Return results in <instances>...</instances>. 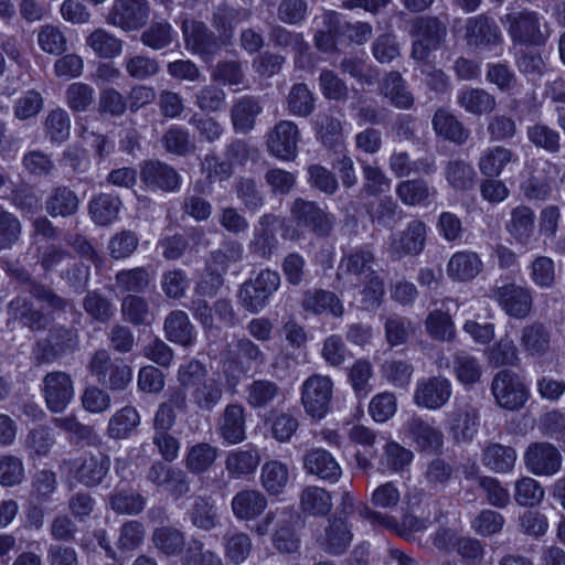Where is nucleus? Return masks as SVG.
I'll return each mask as SVG.
<instances>
[{
	"mask_svg": "<svg viewBox=\"0 0 565 565\" xmlns=\"http://www.w3.org/2000/svg\"><path fill=\"white\" fill-rule=\"evenodd\" d=\"M504 23L513 44L544 46L551 35L547 23L535 11L509 13L504 18Z\"/></svg>",
	"mask_w": 565,
	"mask_h": 565,
	"instance_id": "nucleus-1",
	"label": "nucleus"
},
{
	"mask_svg": "<svg viewBox=\"0 0 565 565\" xmlns=\"http://www.w3.org/2000/svg\"><path fill=\"white\" fill-rule=\"evenodd\" d=\"M447 19L434 15H422L412 23V35L415 38L411 56L416 61H426L430 53L439 50L447 36Z\"/></svg>",
	"mask_w": 565,
	"mask_h": 565,
	"instance_id": "nucleus-2",
	"label": "nucleus"
},
{
	"mask_svg": "<svg viewBox=\"0 0 565 565\" xmlns=\"http://www.w3.org/2000/svg\"><path fill=\"white\" fill-rule=\"evenodd\" d=\"M87 370L95 376L99 384L110 391H124L132 380V370L121 359H113L106 349L94 352Z\"/></svg>",
	"mask_w": 565,
	"mask_h": 565,
	"instance_id": "nucleus-3",
	"label": "nucleus"
},
{
	"mask_svg": "<svg viewBox=\"0 0 565 565\" xmlns=\"http://www.w3.org/2000/svg\"><path fill=\"white\" fill-rule=\"evenodd\" d=\"M280 286V275L276 270L263 269L258 275L246 280L238 289L237 299L242 308L250 313L260 312L273 294Z\"/></svg>",
	"mask_w": 565,
	"mask_h": 565,
	"instance_id": "nucleus-4",
	"label": "nucleus"
},
{
	"mask_svg": "<svg viewBox=\"0 0 565 565\" xmlns=\"http://www.w3.org/2000/svg\"><path fill=\"white\" fill-rule=\"evenodd\" d=\"M292 222L299 228H306L317 237H329L335 226V216L320 207L315 201L297 198L290 206Z\"/></svg>",
	"mask_w": 565,
	"mask_h": 565,
	"instance_id": "nucleus-5",
	"label": "nucleus"
},
{
	"mask_svg": "<svg viewBox=\"0 0 565 565\" xmlns=\"http://www.w3.org/2000/svg\"><path fill=\"white\" fill-rule=\"evenodd\" d=\"M333 397V382L327 375L313 374L301 386V404L308 416L323 418L330 411Z\"/></svg>",
	"mask_w": 565,
	"mask_h": 565,
	"instance_id": "nucleus-6",
	"label": "nucleus"
},
{
	"mask_svg": "<svg viewBox=\"0 0 565 565\" xmlns=\"http://www.w3.org/2000/svg\"><path fill=\"white\" fill-rule=\"evenodd\" d=\"M60 468L73 473L74 478L86 487H96L103 482L110 468V458L103 451L85 452L74 460L64 459Z\"/></svg>",
	"mask_w": 565,
	"mask_h": 565,
	"instance_id": "nucleus-7",
	"label": "nucleus"
},
{
	"mask_svg": "<svg viewBox=\"0 0 565 565\" xmlns=\"http://www.w3.org/2000/svg\"><path fill=\"white\" fill-rule=\"evenodd\" d=\"M149 14L148 0H113L106 22L125 32L137 31L146 25Z\"/></svg>",
	"mask_w": 565,
	"mask_h": 565,
	"instance_id": "nucleus-8",
	"label": "nucleus"
},
{
	"mask_svg": "<svg viewBox=\"0 0 565 565\" xmlns=\"http://www.w3.org/2000/svg\"><path fill=\"white\" fill-rule=\"evenodd\" d=\"M6 274L21 286L36 300L46 303L54 311H63L71 302L60 297L52 288L35 281L28 269L17 263L4 262L2 266Z\"/></svg>",
	"mask_w": 565,
	"mask_h": 565,
	"instance_id": "nucleus-9",
	"label": "nucleus"
},
{
	"mask_svg": "<svg viewBox=\"0 0 565 565\" xmlns=\"http://www.w3.org/2000/svg\"><path fill=\"white\" fill-rule=\"evenodd\" d=\"M41 392L49 411L62 413L74 397V382L64 371H52L42 379Z\"/></svg>",
	"mask_w": 565,
	"mask_h": 565,
	"instance_id": "nucleus-10",
	"label": "nucleus"
},
{
	"mask_svg": "<svg viewBox=\"0 0 565 565\" xmlns=\"http://www.w3.org/2000/svg\"><path fill=\"white\" fill-rule=\"evenodd\" d=\"M300 131L291 120L278 121L266 135L267 151L282 161H291L297 157Z\"/></svg>",
	"mask_w": 565,
	"mask_h": 565,
	"instance_id": "nucleus-11",
	"label": "nucleus"
},
{
	"mask_svg": "<svg viewBox=\"0 0 565 565\" xmlns=\"http://www.w3.org/2000/svg\"><path fill=\"white\" fill-rule=\"evenodd\" d=\"M492 298L509 317L525 319L532 311V291L515 282H508L493 288Z\"/></svg>",
	"mask_w": 565,
	"mask_h": 565,
	"instance_id": "nucleus-12",
	"label": "nucleus"
},
{
	"mask_svg": "<svg viewBox=\"0 0 565 565\" xmlns=\"http://www.w3.org/2000/svg\"><path fill=\"white\" fill-rule=\"evenodd\" d=\"M189 309L206 331L217 328L216 320L226 327L234 326L236 320L232 302L226 298L217 299L211 307L204 298L194 297Z\"/></svg>",
	"mask_w": 565,
	"mask_h": 565,
	"instance_id": "nucleus-13",
	"label": "nucleus"
},
{
	"mask_svg": "<svg viewBox=\"0 0 565 565\" xmlns=\"http://www.w3.org/2000/svg\"><path fill=\"white\" fill-rule=\"evenodd\" d=\"M452 394L451 382L441 375L423 377L417 381L414 403L418 407L437 411L444 407Z\"/></svg>",
	"mask_w": 565,
	"mask_h": 565,
	"instance_id": "nucleus-14",
	"label": "nucleus"
},
{
	"mask_svg": "<svg viewBox=\"0 0 565 565\" xmlns=\"http://www.w3.org/2000/svg\"><path fill=\"white\" fill-rule=\"evenodd\" d=\"M247 413L243 404H227L216 422V433L224 445H238L247 438Z\"/></svg>",
	"mask_w": 565,
	"mask_h": 565,
	"instance_id": "nucleus-15",
	"label": "nucleus"
},
{
	"mask_svg": "<svg viewBox=\"0 0 565 565\" xmlns=\"http://www.w3.org/2000/svg\"><path fill=\"white\" fill-rule=\"evenodd\" d=\"M465 40L470 47L490 49L500 45L503 38L495 20L486 13H481L467 19Z\"/></svg>",
	"mask_w": 565,
	"mask_h": 565,
	"instance_id": "nucleus-16",
	"label": "nucleus"
},
{
	"mask_svg": "<svg viewBox=\"0 0 565 565\" xmlns=\"http://www.w3.org/2000/svg\"><path fill=\"white\" fill-rule=\"evenodd\" d=\"M425 243L426 224L420 220H413L405 230L391 235L388 253L394 259L418 255L423 252Z\"/></svg>",
	"mask_w": 565,
	"mask_h": 565,
	"instance_id": "nucleus-17",
	"label": "nucleus"
},
{
	"mask_svg": "<svg viewBox=\"0 0 565 565\" xmlns=\"http://www.w3.org/2000/svg\"><path fill=\"white\" fill-rule=\"evenodd\" d=\"M447 417L449 431L456 441H469L478 431L479 409L470 401L456 399Z\"/></svg>",
	"mask_w": 565,
	"mask_h": 565,
	"instance_id": "nucleus-18",
	"label": "nucleus"
},
{
	"mask_svg": "<svg viewBox=\"0 0 565 565\" xmlns=\"http://www.w3.org/2000/svg\"><path fill=\"white\" fill-rule=\"evenodd\" d=\"M491 391L498 404L507 409H516L526 401L524 384L515 373L509 370H502L495 374Z\"/></svg>",
	"mask_w": 565,
	"mask_h": 565,
	"instance_id": "nucleus-19",
	"label": "nucleus"
},
{
	"mask_svg": "<svg viewBox=\"0 0 565 565\" xmlns=\"http://www.w3.org/2000/svg\"><path fill=\"white\" fill-rule=\"evenodd\" d=\"M524 462L533 475L553 476L562 467V455L550 443H533L524 452Z\"/></svg>",
	"mask_w": 565,
	"mask_h": 565,
	"instance_id": "nucleus-20",
	"label": "nucleus"
},
{
	"mask_svg": "<svg viewBox=\"0 0 565 565\" xmlns=\"http://www.w3.org/2000/svg\"><path fill=\"white\" fill-rule=\"evenodd\" d=\"M181 29L186 47L203 60L212 58L220 50L217 38L203 22L185 19Z\"/></svg>",
	"mask_w": 565,
	"mask_h": 565,
	"instance_id": "nucleus-21",
	"label": "nucleus"
},
{
	"mask_svg": "<svg viewBox=\"0 0 565 565\" xmlns=\"http://www.w3.org/2000/svg\"><path fill=\"white\" fill-rule=\"evenodd\" d=\"M302 468L309 476L334 483L342 475L335 458L323 448L307 449L302 456Z\"/></svg>",
	"mask_w": 565,
	"mask_h": 565,
	"instance_id": "nucleus-22",
	"label": "nucleus"
},
{
	"mask_svg": "<svg viewBox=\"0 0 565 565\" xmlns=\"http://www.w3.org/2000/svg\"><path fill=\"white\" fill-rule=\"evenodd\" d=\"M140 179L149 189L164 192L177 191L181 184L177 170L159 160L146 161L140 169Z\"/></svg>",
	"mask_w": 565,
	"mask_h": 565,
	"instance_id": "nucleus-23",
	"label": "nucleus"
},
{
	"mask_svg": "<svg viewBox=\"0 0 565 565\" xmlns=\"http://www.w3.org/2000/svg\"><path fill=\"white\" fill-rule=\"evenodd\" d=\"M406 437L423 451H438L444 444L443 431L418 416H413L404 425Z\"/></svg>",
	"mask_w": 565,
	"mask_h": 565,
	"instance_id": "nucleus-24",
	"label": "nucleus"
},
{
	"mask_svg": "<svg viewBox=\"0 0 565 565\" xmlns=\"http://www.w3.org/2000/svg\"><path fill=\"white\" fill-rule=\"evenodd\" d=\"M277 222L278 217L270 213L259 217L248 246L252 254L264 259L271 258L279 244L276 236Z\"/></svg>",
	"mask_w": 565,
	"mask_h": 565,
	"instance_id": "nucleus-25",
	"label": "nucleus"
},
{
	"mask_svg": "<svg viewBox=\"0 0 565 565\" xmlns=\"http://www.w3.org/2000/svg\"><path fill=\"white\" fill-rule=\"evenodd\" d=\"M375 260L371 245L352 248L342 256L337 276L340 278L342 275H348L362 279L375 271L373 269Z\"/></svg>",
	"mask_w": 565,
	"mask_h": 565,
	"instance_id": "nucleus-26",
	"label": "nucleus"
},
{
	"mask_svg": "<svg viewBox=\"0 0 565 565\" xmlns=\"http://www.w3.org/2000/svg\"><path fill=\"white\" fill-rule=\"evenodd\" d=\"M353 534L345 519L332 516L324 533L318 539L320 547L330 555L343 554L351 544Z\"/></svg>",
	"mask_w": 565,
	"mask_h": 565,
	"instance_id": "nucleus-27",
	"label": "nucleus"
},
{
	"mask_svg": "<svg viewBox=\"0 0 565 565\" xmlns=\"http://www.w3.org/2000/svg\"><path fill=\"white\" fill-rule=\"evenodd\" d=\"M301 308L316 316L329 313L340 318L344 313L341 299L334 292L320 288L308 289L302 294Z\"/></svg>",
	"mask_w": 565,
	"mask_h": 565,
	"instance_id": "nucleus-28",
	"label": "nucleus"
},
{
	"mask_svg": "<svg viewBox=\"0 0 565 565\" xmlns=\"http://www.w3.org/2000/svg\"><path fill=\"white\" fill-rule=\"evenodd\" d=\"M380 93L397 109L409 110L415 105L414 94L397 71L385 74L380 84Z\"/></svg>",
	"mask_w": 565,
	"mask_h": 565,
	"instance_id": "nucleus-29",
	"label": "nucleus"
},
{
	"mask_svg": "<svg viewBox=\"0 0 565 565\" xmlns=\"http://www.w3.org/2000/svg\"><path fill=\"white\" fill-rule=\"evenodd\" d=\"M188 408L186 394L181 388L169 391L167 399L159 404L152 419L153 431L171 430L177 423V411Z\"/></svg>",
	"mask_w": 565,
	"mask_h": 565,
	"instance_id": "nucleus-30",
	"label": "nucleus"
},
{
	"mask_svg": "<svg viewBox=\"0 0 565 565\" xmlns=\"http://www.w3.org/2000/svg\"><path fill=\"white\" fill-rule=\"evenodd\" d=\"M262 111L263 107L258 97L245 95L235 99L230 109L233 129L236 132L248 134L254 129L256 118Z\"/></svg>",
	"mask_w": 565,
	"mask_h": 565,
	"instance_id": "nucleus-31",
	"label": "nucleus"
},
{
	"mask_svg": "<svg viewBox=\"0 0 565 565\" xmlns=\"http://www.w3.org/2000/svg\"><path fill=\"white\" fill-rule=\"evenodd\" d=\"M163 330L166 338L182 347H192L196 340L195 327L188 313L183 310H172L164 319Z\"/></svg>",
	"mask_w": 565,
	"mask_h": 565,
	"instance_id": "nucleus-32",
	"label": "nucleus"
},
{
	"mask_svg": "<svg viewBox=\"0 0 565 565\" xmlns=\"http://www.w3.org/2000/svg\"><path fill=\"white\" fill-rule=\"evenodd\" d=\"M551 330L542 322L534 321L521 330L520 345L532 358H542L551 350Z\"/></svg>",
	"mask_w": 565,
	"mask_h": 565,
	"instance_id": "nucleus-33",
	"label": "nucleus"
},
{
	"mask_svg": "<svg viewBox=\"0 0 565 565\" xmlns=\"http://www.w3.org/2000/svg\"><path fill=\"white\" fill-rule=\"evenodd\" d=\"M9 320L19 321L23 327L32 331H40L46 328L49 320L46 316L33 303L22 296L13 298L8 303Z\"/></svg>",
	"mask_w": 565,
	"mask_h": 565,
	"instance_id": "nucleus-34",
	"label": "nucleus"
},
{
	"mask_svg": "<svg viewBox=\"0 0 565 565\" xmlns=\"http://www.w3.org/2000/svg\"><path fill=\"white\" fill-rule=\"evenodd\" d=\"M120 313L125 322L135 327H150L156 321L154 310L140 295H126L120 303Z\"/></svg>",
	"mask_w": 565,
	"mask_h": 565,
	"instance_id": "nucleus-35",
	"label": "nucleus"
},
{
	"mask_svg": "<svg viewBox=\"0 0 565 565\" xmlns=\"http://www.w3.org/2000/svg\"><path fill=\"white\" fill-rule=\"evenodd\" d=\"M295 514L287 510L279 512L276 529L271 535L274 547L282 554H294L299 551L300 539L295 531Z\"/></svg>",
	"mask_w": 565,
	"mask_h": 565,
	"instance_id": "nucleus-36",
	"label": "nucleus"
},
{
	"mask_svg": "<svg viewBox=\"0 0 565 565\" xmlns=\"http://www.w3.org/2000/svg\"><path fill=\"white\" fill-rule=\"evenodd\" d=\"M233 514L243 521L254 520L259 516L267 507L266 497L258 490L244 489L232 499Z\"/></svg>",
	"mask_w": 565,
	"mask_h": 565,
	"instance_id": "nucleus-37",
	"label": "nucleus"
},
{
	"mask_svg": "<svg viewBox=\"0 0 565 565\" xmlns=\"http://www.w3.org/2000/svg\"><path fill=\"white\" fill-rule=\"evenodd\" d=\"M78 209L77 194L66 185L53 188L45 200V211L52 217H70L75 215Z\"/></svg>",
	"mask_w": 565,
	"mask_h": 565,
	"instance_id": "nucleus-38",
	"label": "nucleus"
},
{
	"mask_svg": "<svg viewBox=\"0 0 565 565\" xmlns=\"http://www.w3.org/2000/svg\"><path fill=\"white\" fill-rule=\"evenodd\" d=\"M516 451L511 446L489 443L482 449L481 462L489 470L505 473L513 469Z\"/></svg>",
	"mask_w": 565,
	"mask_h": 565,
	"instance_id": "nucleus-39",
	"label": "nucleus"
},
{
	"mask_svg": "<svg viewBox=\"0 0 565 565\" xmlns=\"http://www.w3.org/2000/svg\"><path fill=\"white\" fill-rule=\"evenodd\" d=\"M433 126L438 136L457 145H463L470 136L469 129L445 109H438L435 113Z\"/></svg>",
	"mask_w": 565,
	"mask_h": 565,
	"instance_id": "nucleus-40",
	"label": "nucleus"
},
{
	"mask_svg": "<svg viewBox=\"0 0 565 565\" xmlns=\"http://www.w3.org/2000/svg\"><path fill=\"white\" fill-rule=\"evenodd\" d=\"M482 270V262L473 252H458L451 256L447 265V274L459 281L473 279Z\"/></svg>",
	"mask_w": 565,
	"mask_h": 565,
	"instance_id": "nucleus-41",
	"label": "nucleus"
},
{
	"mask_svg": "<svg viewBox=\"0 0 565 565\" xmlns=\"http://www.w3.org/2000/svg\"><path fill=\"white\" fill-rule=\"evenodd\" d=\"M224 395L223 383L218 379L207 377L191 391V401L202 412H212Z\"/></svg>",
	"mask_w": 565,
	"mask_h": 565,
	"instance_id": "nucleus-42",
	"label": "nucleus"
},
{
	"mask_svg": "<svg viewBox=\"0 0 565 565\" xmlns=\"http://www.w3.org/2000/svg\"><path fill=\"white\" fill-rule=\"evenodd\" d=\"M515 159L513 151L505 147H489L482 151L478 161V168L483 175L497 178L502 173L503 169L510 162L515 161Z\"/></svg>",
	"mask_w": 565,
	"mask_h": 565,
	"instance_id": "nucleus-43",
	"label": "nucleus"
},
{
	"mask_svg": "<svg viewBox=\"0 0 565 565\" xmlns=\"http://www.w3.org/2000/svg\"><path fill=\"white\" fill-rule=\"evenodd\" d=\"M121 201L119 196L100 193L94 196L88 204V212L93 221L100 226L109 225L119 214Z\"/></svg>",
	"mask_w": 565,
	"mask_h": 565,
	"instance_id": "nucleus-44",
	"label": "nucleus"
},
{
	"mask_svg": "<svg viewBox=\"0 0 565 565\" xmlns=\"http://www.w3.org/2000/svg\"><path fill=\"white\" fill-rule=\"evenodd\" d=\"M153 546L166 556H179L185 547L184 533L174 526H159L152 532Z\"/></svg>",
	"mask_w": 565,
	"mask_h": 565,
	"instance_id": "nucleus-45",
	"label": "nucleus"
},
{
	"mask_svg": "<svg viewBox=\"0 0 565 565\" xmlns=\"http://www.w3.org/2000/svg\"><path fill=\"white\" fill-rule=\"evenodd\" d=\"M260 461L257 449L232 450L225 458V469L233 478H242L255 472Z\"/></svg>",
	"mask_w": 565,
	"mask_h": 565,
	"instance_id": "nucleus-46",
	"label": "nucleus"
},
{
	"mask_svg": "<svg viewBox=\"0 0 565 565\" xmlns=\"http://www.w3.org/2000/svg\"><path fill=\"white\" fill-rule=\"evenodd\" d=\"M151 284V274L146 267L121 269L115 275L116 288L127 295L145 292Z\"/></svg>",
	"mask_w": 565,
	"mask_h": 565,
	"instance_id": "nucleus-47",
	"label": "nucleus"
},
{
	"mask_svg": "<svg viewBox=\"0 0 565 565\" xmlns=\"http://www.w3.org/2000/svg\"><path fill=\"white\" fill-rule=\"evenodd\" d=\"M445 177L456 191H469L476 184L477 173L473 167L462 159H451L446 163Z\"/></svg>",
	"mask_w": 565,
	"mask_h": 565,
	"instance_id": "nucleus-48",
	"label": "nucleus"
},
{
	"mask_svg": "<svg viewBox=\"0 0 565 565\" xmlns=\"http://www.w3.org/2000/svg\"><path fill=\"white\" fill-rule=\"evenodd\" d=\"M457 100L466 111L478 116L490 114L497 105L495 97L482 88H465Z\"/></svg>",
	"mask_w": 565,
	"mask_h": 565,
	"instance_id": "nucleus-49",
	"label": "nucleus"
},
{
	"mask_svg": "<svg viewBox=\"0 0 565 565\" xmlns=\"http://www.w3.org/2000/svg\"><path fill=\"white\" fill-rule=\"evenodd\" d=\"M218 449L207 443H199L189 448L184 466L193 475L206 472L215 462Z\"/></svg>",
	"mask_w": 565,
	"mask_h": 565,
	"instance_id": "nucleus-50",
	"label": "nucleus"
},
{
	"mask_svg": "<svg viewBox=\"0 0 565 565\" xmlns=\"http://www.w3.org/2000/svg\"><path fill=\"white\" fill-rule=\"evenodd\" d=\"M455 475V468L443 458L431 459L423 473L426 487L437 493L446 489Z\"/></svg>",
	"mask_w": 565,
	"mask_h": 565,
	"instance_id": "nucleus-51",
	"label": "nucleus"
},
{
	"mask_svg": "<svg viewBox=\"0 0 565 565\" xmlns=\"http://www.w3.org/2000/svg\"><path fill=\"white\" fill-rule=\"evenodd\" d=\"M286 104L292 116L308 117L316 108V97L306 84L297 83L290 87Z\"/></svg>",
	"mask_w": 565,
	"mask_h": 565,
	"instance_id": "nucleus-52",
	"label": "nucleus"
},
{
	"mask_svg": "<svg viewBox=\"0 0 565 565\" xmlns=\"http://www.w3.org/2000/svg\"><path fill=\"white\" fill-rule=\"evenodd\" d=\"M140 424V415L132 406L117 411L109 419L107 434L114 439L127 438Z\"/></svg>",
	"mask_w": 565,
	"mask_h": 565,
	"instance_id": "nucleus-53",
	"label": "nucleus"
},
{
	"mask_svg": "<svg viewBox=\"0 0 565 565\" xmlns=\"http://www.w3.org/2000/svg\"><path fill=\"white\" fill-rule=\"evenodd\" d=\"M86 45L102 58H113L122 51V41L102 28L96 29L86 38Z\"/></svg>",
	"mask_w": 565,
	"mask_h": 565,
	"instance_id": "nucleus-54",
	"label": "nucleus"
},
{
	"mask_svg": "<svg viewBox=\"0 0 565 565\" xmlns=\"http://www.w3.org/2000/svg\"><path fill=\"white\" fill-rule=\"evenodd\" d=\"M484 353L488 363L495 367L514 366L520 362L519 350L508 335L494 342Z\"/></svg>",
	"mask_w": 565,
	"mask_h": 565,
	"instance_id": "nucleus-55",
	"label": "nucleus"
},
{
	"mask_svg": "<svg viewBox=\"0 0 565 565\" xmlns=\"http://www.w3.org/2000/svg\"><path fill=\"white\" fill-rule=\"evenodd\" d=\"M246 402L253 408H264L280 394L277 383L269 380H255L246 387Z\"/></svg>",
	"mask_w": 565,
	"mask_h": 565,
	"instance_id": "nucleus-56",
	"label": "nucleus"
},
{
	"mask_svg": "<svg viewBox=\"0 0 565 565\" xmlns=\"http://www.w3.org/2000/svg\"><path fill=\"white\" fill-rule=\"evenodd\" d=\"M262 484L271 495L280 494L288 483L289 473L285 463L278 460H270L262 467Z\"/></svg>",
	"mask_w": 565,
	"mask_h": 565,
	"instance_id": "nucleus-57",
	"label": "nucleus"
},
{
	"mask_svg": "<svg viewBox=\"0 0 565 565\" xmlns=\"http://www.w3.org/2000/svg\"><path fill=\"white\" fill-rule=\"evenodd\" d=\"M436 193L423 179L402 181L396 186V195L406 205H420Z\"/></svg>",
	"mask_w": 565,
	"mask_h": 565,
	"instance_id": "nucleus-58",
	"label": "nucleus"
},
{
	"mask_svg": "<svg viewBox=\"0 0 565 565\" xmlns=\"http://www.w3.org/2000/svg\"><path fill=\"white\" fill-rule=\"evenodd\" d=\"M300 505L312 515H326L332 507L331 494L323 488L306 487L300 495Z\"/></svg>",
	"mask_w": 565,
	"mask_h": 565,
	"instance_id": "nucleus-59",
	"label": "nucleus"
},
{
	"mask_svg": "<svg viewBox=\"0 0 565 565\" xmlns=\"http://www.w3.org/2000/svg\"><path fill=\"white\" fill-rule=\"evenodd\" d=\"M53 422L56 427L70 434L76 444L85 443L88 446H96L102 441L92 426L79 423L74 416L57 417Z\"/></svg>",
	"mask_w": 565,
	"mask_h": 565,
	"instance_id": "nucleus-60",
	"label": "nucleus"
},
{
	"mask_svg": "<svg viewBox=\"0 0 565 565\" xmlns=\"http://www.w3.org/2000/svg\"><path fill=\"white\" fill-rule=\"evenodd\" d=\"M191 523L201 530L210 531L214 529L218 522L216 508L210 498L198 495L189 511Z\"/></svg>",
	"mask_w": 565,
	"mask_h": 565,
	"instance_id": "nucleus-61",
	"label": "nucleus"
},
{
	"mask_svg": "<svg viewBox=\"0 0 565 565\" xmlns=\"http://www.w3.org/2000/svg\"><path fill=\"white\" fill-rule=\"evenodd\" d=\"M250 14L249 10H237L227 3H221L213 12L212 24L221 34L231 36L235 25L249 19Z\"/></svg>",
	"mask_w": 565,
	"mask_h": 565,
	"instance_id": "nucleus-62",
	"label": "nucleus"
},
{
	"mask_svg": "<svg viewBox=\"0 0 565 565\" xmlns=\"http://www.w3.org/2000/svg\"><path fill=\"white\" fill-rule=\"evenodd\" d=\"M454 372L460 383L470 385L479 381L482 366L477 358L460 350L454 354Z\"/></svg>",
	"mask_w": 565,
	"mask_h": 565,
	"instance_id": "nucleus-63",
	"label": "nucleus"
},
{
	"mask_svg": "<svg viewBox=\"0 0 565 565\" xmlns=\"http://www.w3.org/2000/svg\"><path fill=\"white\" fill-rule=\"evenodd\" d=\"M507 228L516 241L526 243L534 230L533 211L525 205L513 209Z\"/></svg>",
	"mask_w": 565,
	"mask_h": 565,
	"instance_id": "nucleus-64",
	"label": "nucleus"
}]
</instances>
